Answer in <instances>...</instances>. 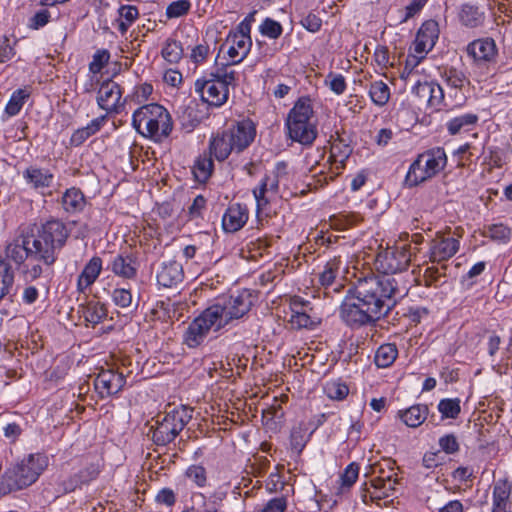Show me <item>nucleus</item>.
<instances>
[{"mask_svg":"<svg viewBox=\"0 0 512 512\" xmlns=\"http://www.w3.org/2000/svg\"><path fill=\"white\" fill-rule=\"evenodd\" d=\"M442 77L446 83L453 87L461 89L467 81L465 74L456 68H447L444 70Z\"/></svg>","mask_w":512,"mask_h":512,"instance_id":"46","label":"nucleus"},{"mask_svg":"<svg viewBox=\"0 0 512 512\" xmlns=\"http://www.w3.org/2000/svg\"><path fill=\"white\" fill-rule=\"evenodd\" d=\"M132 125L141 135L156 141L168 137L173 129L169 112L157 103L146 104L135 110Z\"/></svg>","mask_w":512,"mask_h":512,"instance_id":"6","label":"nucleus"},{"mask_svg":"<svg viewBox=\"0 0 512 512\" xmlns=\"http://www.w3.org/2000/svg\"><path fill=\"white\" fill-rule=\"evenodd\" d=\"M155 501L160 505L171 507L176 502V495L170 488H162L156 495Z\"/></svg>","mask_w":512,"mask_h":512,"instance_id":"61","label":"nucleus"},{"mask_svg":"<svg viewBox=\"0 0 512 512\" xmlns=\"http://www.w3.org/2000/svg\"><path fill=\"white\" fill-rule=\"evenodd\" d=\"M284 411L281 404L274 397V403L262 409V425L267 433H277L282 424Z\"/></svg>","mask_w":512,"mask_h":512,"instance_id":"26","label":"nucleus"},{"mask_svg":"<svg viewBox=\"0 0 512 512\" xmlns=\"http://www.w3.org/2000/svg\"><path fill=\"white\" fill-rule=\"evenodd\" d=\"M428 416V407L423 404L413 405L405 410L398 411V417L411 428L420 426Z\"/></svg>","mask_w":512,"mask_h":512,"instance_id":"30","label":"nucleus"},{"mask_svg":"<svg viewBox=\"0 0 512 512\" xmlns=\"http://www.w3.org/2000/svg\"><path fill=\"white\" fill-rule=\"evenodd\" d=\"M29 97L30 91L28 88L15 90L5 106L4 115L8 118L18 115Z\"/></svg>","mask_w":512,"mask_h":512,"instance_id":"33","label":"nucleus"},{"mask_svg":"<svg viewBox=\"0 0 512 512\" xmlns=\"http://www.w3.org/2000/svg\"><path fill=\"white\" fill-rule=\"evenodd\" d=\"M101 271L102 259L98 256L92 257L77 278V290L83 293L97 280Z\"/></svg>","mask_w":512,"mask_h":512,"instance_id":"25","label":"nucleus"},{"mask_svg":"<svg viewBox=\"0 0 512 512\" xmlns=\"http://www.w3.org/2000/svg\"><path fill=\"white\" fill-rule=\"evenodd\" d=\"M444 100V92L442 87L431 81V93L429 94V103L428 107L438 110L439 106L443 103Z\"/></svg>","mask_w":512,"mask_h":512,"instance_id":"54","label":"nucleus"},{"mask_svg":"<svg viewBox=\"0 0 512 512\" xmlns=\"http://www.w3.org/2000/svg\"><path fill=\"white\" fill-rule=\"evenodd\" d=\"M113 302L121 307L128 308L132 304V294L129 289L125 288H116L112 293Z\"/></svg>","mask_w":512,"mask_h":512,"instance_id":"53","label":"nucleus"},{"mask_svg":"<svg viewBox=\"0 0 512 512\" xmlns=\"http://www.w3.org/2000/svg\"><path fill=\"white\" fill-rule=\"evenodd\" d=\"M209 154L219 162L225 161L232 152H236L232 139L226 130L218 132L209 140Z\"/></svg>","mask_w":512,"mask_h":512,"instance_id":"19","label":"nucleus"},{"mask_svg":"<svg viewBox=\"0 0 512 512\" xmlns=\"http://www.w3.org/2000/svg\"><path fill=\"white\" fill-rule=\"evenodd\" d=\"M485 12L472 4H463L458 13L460 23L467 28H477L485 22Z\"/></svg>","mask_w":512,"mask_h":512,"instance_id":"28","label":"nucleus"},{"mask_svg":"<svg viewBox=\"0 0 512 512\" xmlns=\"http://www.w3.org/2000/svg\"><path fill=\"white\" fill-rule=\"evenodd\" d=\"M100 472L101 465L99 461L94 462L86 460L78 472L61 481L59 489L63 493L74 492L76 489H81L82 486L88 485L90 482L97 479Z\"/></svg>","mask_w":512,"mask_h":512,"instance_id":"11","label":"nucleus"},{"mask_svg":"<svg viewBox=\"0 0 512 512\" xmlns=\"http://www.w3.org/2000/svg\"><path fill=\"white\" fill-rule=\"evenodd\" d=\"M225 47L227 48L228 61L224 65H229L232 68V65L241 62L247 56L252 47V39L242 34L233 33L228 36L226 42L222 45L221 51Z\"/></svg>","mask_w":512,"mask_h":512,"instance_id":"13","label":"nucleus"},{"mask_svg":"<svg viewBox=\"0 0 512 512\" xmlns=\"http://www.w3.org/2000/svg\"><path fill=\"white\" fill-rule=\"evenodd\" d=\"M439 446L447 454H454L459 450V443L454 434H447L439 439Z\"/></svg>","mask_w":512,"mask_h":512,"instance_id":"58","label":"nucleus"},{"mask_svg":"<svg viewBox=\"0 0 512 512\" xmlns=\"http://www.w3.org/2000/svg\"><path fill=\"white\" fill-rule=\"evenodd\" d=\"M248 220V208L239 203L231 204L222 217V227L225 232L239 231Z\"/></svg>","mask_w":512,"mask_h":512,"instance_id":"18","label":"nucleus"},{"mask_svg":"<svg viewBox=\"0 0 512 512\" xmlns=\"http://www.w3.org/2000/svg\"><path fill=\"white\" fill-rule=\"evenodd\" d=\"M290 323L294 328H309L313 325V320L309 312H297V314H291Z\"/></svg>","mask_w":512,"mask_h":512,"instance_id":"57","label":"nucleus"},{"mask_svg":"<svg viewBox=\"0 0 512 512\" xmlns=\"http://www.w3.org/2000/svg\"><path fill=\"white\" fill-rule=\"evenodd\" d=\"M512 484L507 479L498 480L493 487L492 512H511Z\"/></svg>","mask_w":512,"mask_h":512,"instance_id":"24","label":"nucleus"},{"mask_svg":"<svg viewBox=\"0 0 512 512\" xmlns=\"http://www.w3.org/2000/svg\"><path fill=\"white\" fill-rule=\"evenodd\" d=\"M439 37V25L435 20L425 21L419 28L414 41L416 54H427L436 44Z\"/></svg>","mask_w":512,"mask_h":512,"instance_id":"16","label":"nucleus"},{"mask_svg":"<svg viewBox=\"0 0 512 512\" xmlns=\"http://www.w3.org/2000/svg\"><path fill=\"white\" fill-rule=\"evenodd\" d=\"M236 148V153L243 152L254 141L256 135L255 124L250 119L238 121L226 130Z\"/></svg>","mask_w":512,"mask_h":512,"instance_id":"14","label":"nucleus"},{"mask_svg":"<svg viewBox=\"0 0 512 512\" xmlns=\"http://www.w3.org/2000/svg\"><path fill=\"white\" fill-rule=\"evenodd\" d=\"M396 480L392 481V477L389 475L387 477H376L371 480V485L376 489L382 492L383 497L390 496V492L394 490V485L396 484Z\"/></svg>","mask_w":512,"mask_h":512,"instance_id":"51","label":"nucleus"},{"mask_svg":"<svg viewBox=\"0 0 512 512\" xmlns=\"http://www.w3.org/2000/svg\"><path fill=\"white\" fill-rule=\"evenodd\" d=\"M359 475V466L353 462L349 464L340 476L342 488H350L356 482Z\"/></svg>","mask_w":512,"mask_h":512,"instance_id":"50","label":"nucleus"},{"mask_svg":"<svg viewBox=\"0 0 512 512\" xmlns=\"http://www.w3.org/2000/svg\"><path fill=\"white\" fill-rule=\"evenodd\" d=\"M431 178L423 166V158H417L410 166L405 178V182L410 187Z\"/></svg>","mask_w":512,"mask_h":512,"instance_id":"37","label":"nucleus"},{"mask_svg":"<svg viewBox=\"0 0 512 512\" xmlns=\"http://www.w3.org/2000/svg\"><path fill=\"white\" fill-rule=\"evenodd\" d=\"M313 108L309 97H301L290 110L286 126L288 136L304 146H311L317 137L316 125L311 122Z\"/></svg>","mask_w":512,"mask_h":512,"instance_id":"7","label":"nucleus"},{"mask_svg":"<svg viewBox=\"0 0 512 512\" xmlns=\"http://www.w3.org/2000/svg\"><path fill=\"white\" fill-rule=\"evenodd\" d=\"M254 295L244 289L237 295H223L214 300L187 327L183 342L189 348L200 346L210 331L218 332L227 326H233L243 318L254 304Z\"/></svg>","mask_w":512,"mask_h":512,"instance_id":"2","label":"nucleus"},{"mask_svg":"<svg viewBox=\"0 0 512 512\" xmlns=\"http://www.w3.org/2000/svg\"><path fill=\"white\" fill-rule=\"evenodd\" d=\"M260 33L270 39H278L283 32L282 25L271 18H265L259 26Z\"/></svg>","mask_w":512,"mask_h":512,"instance_id":"45","label":"nucleus"},{"mask_svg":"<svg viewBox=\"0 0 512 512\" xmlns=\"http://www.w3.org/2000/svg\"><path fill=\"white\" fill-rule=\"evenodd\" d=\"M23 178L32 189L42 190L52 186L54 174L49 169L30 165L23 171Z\"/></svg>","mask_w":512,"mask_h":512,"instance_id":"20","label":"nucleus"},{"mask_svg":"<svg viewBox=\"0 0 512 512\" xmlns=\"http://www.w3.org/2000/svg\"><path fill=\"white\" fill-rule=\"evenodd\" d=\"M14 284V272L11 265L0 256V301L10 293Z\"/></svg>","mask_w":512,"mask_h":512,"instance_id":"35","label":"nucleus"},{"mask_svg":"<svg viewBox=\"0 0 512 512\" xmlns=\"http://www.w3.org/2000/svg\"><path fill=\"white\" fill-rule=\"evenodd\" d=\"M50 17L51 15L48 10H40L30 18L29 27L35 30L44 27L49 22Z\"/></svg>","mask_w":512,"mask_h":512,"instance_id":"60","label":"nucleus"},{"mask_svg":"<svg viewBox=\"0 0 512 512\" xmlns=\"http://www.w3.org/2000/svg\"><path fill=\"white\" fill-rule=\"evenodd\" d=\"M184 277L182 265L177 261L163 262L157 273L159 285L170 288L182 282Z\"/></svg>","mask_w":512,"mask_h":512,"instance_id":"23","label":"nucleus"},{"mask_svg":"<svg viewBox=\"0 0 512 512\" xmlns=\"http://www.w3.org/2000/svg\"><path fill=\"white\" fill-rule=\"evenodd\" d=\"M123 88L113 80H104L97 91L96 102L101 110L105 111L107 118L121 114L127 103L123 97Z\"/></svg>","mask_w":512,"mask_h":512,"instance_id":"10","label":"nucleus"},{"mask_svg":"<svg viewBox=\"0 0 512 512\" xmlns=\"http://www.w3.org/2000/svg\"><path fill=\"white\" fill-rule=\"evenodd\" d=\"M36 250L32 246L30 235L25 236L22 240H16L6 246V257L21 267L25 261H39L38 255L34 253Z\"/></svg>","mask_w":512,"mask_h":512,"instance_id":"17","label":"nucleus"},{"mask_svg":"<svg viewBox=\"0 0 512 512\" xmlns=\"http://www.w3.org/2000/svg\"><path fill=\"white\" fill-rule=\"evenodd\" d=\"M324 392L328 398L340 401L347 397L349 388L346 383L339 380H333L325 384Z\"/></svg>","mask_w":512,"mask_h":512,"instance_id":"40","label":"nucleus"},{"mask_svg":"<svg viewBox=\"0 0 512 512\" xmlns=\"http://www.w3.org/2000/svg\"><path fill=\"white\" fill-rule=\"evenodd\" d=\"M79 313L87 323L95 326L101 323L107 317V309L100 302L90 301L79 307Z\"/></svg>","mask_w":512,"mask_h":512,"instance_id":"31","label":"nucleus"},{"mask_svg":"<svg viewBox=\"0 0 512 512\" xmlns=\"http://www.w3.org/2000/svg\"><path fill=\"white\" fill-rule=\"evenodd\" d=\"M340 261L336 258L328 261L324 270L319 275V282L323 287L331 286L339 273Z\"/></svg>","mask_w":512,"mask_h":512,"instance_id":"41","label":"nucleus"},{"mask_svg":"<svg viewBox=\"0 0 512 512\" xmlns=\"http://www.w3.org/2000/svg\"><path fill=\"white\" fill-rule=\"evenodd\" d=\"M410 261V253L404 247L386 248L380 251L375 259V266L380 274L366 276L365 278H376L378 280H382L384 277L400 279L405 287L406 296L409 291V282L402 272L408 268Z\"/></svg>","mask_w":512,"mask_h":512,"instance_id":"8","label":"nucleus"},{"mask_svg":"<svg viewBox=\"0 0 512 512\" xmlns=\"http://www.w3.org/2000/svg\"><path fill=\"white\" fill-rule=\"evenodd\" d=\"M109 269L119 277L133 279L137 275L138 264L132 254H118L111 260Z\"/></svg>","mask_w":512,"mask_h":512,"instance_id":"22","label":"nucleus"},{"mask_svg":"<svg viewBox=\"0 0 512 512\" xmlns=\"http://www.w3.org/2000/svg\"><path fill=\"white\" fill-rule=\"evenodd\" d=\"M326 83H328L330 89L337 95L344 93L346 90V81L341 74L330 73L326 78Z\"/></svg>","mask_w":512,"mask_h":512,"instance_id":"55","label":"nucleus"},{"mask_svg":"<svg viewBox=\"0 0 512 512\" xmlns=\"http://www.w3.org/2000/svg\"><path fill=\"white\" fill-rule=\"evenodd\" d=\"M459 250V241L453 237H446L437 233L430 243V260L442 262L453 257Z\"/></svg>","mask_w":512,"mask_h":512,"instance_id":"15","label":"nucleus"},{"mask_svg":"<svg viewBox=\"0 0 512 512\" xmlns=\"http://www.w3.org/2000/svg\"><path fill=\"white\" fill-rule=\"evenodd\" d=\"M466 51L475 61L490 62L497 55L496 43L489 37L472 41L468 44Z\"/></svg>","mask_w":512,"mask_h":512,"instance_id":"21","label":"nucleus"},{"mask_svg":"<svg viewBox=\"0 0 512 512\" xmlns=\"http://www.w3.org/2000/svg\"><path fill=\"white\" fill-rule=\"evenodd\" d=\"M193 409L180 405L165 413L156 426L151 427L152 441L158 446H166L180 434L192 419Z\"/></svg>","mask_w":512,"mask_h":512,"instance_id":"9","label":"nucleus"},{"mask_svg":"<svg viewBox=\"0 0 512 512\" xmlns=\"http://www.w3.org/2000/svg\"><path fill=\"white\" fill-rule=\"evenodd\" d=\"M125 384L126 377L123 373L113 369H102L94 380V388L102 399L117 395Z\"/></svg>","mask_w":512,"mask_h":512,"instance_id":"12","label":"nucleus"},{"mask_svg":"<svg viewBox=\"0 0 512 512\" xmlns=\"http://www.w3.org/2000/svg\"><path fill=\"white\" fill-rule=\"evenodd\" d=\"M413 93L419 99L420 102L429 103V94L431 93V82H418L414 88Z\"/></svg>","mask_w":512,"mask_h":512,"instance_id":"64","label":"nucleus"},{"mask_svg":"<svg viewBox=\"0 0 512 512\" xmlns=\"http://www.w3.org/2000/svg\"><path fill=\"white\" fill-rule=\"evenodd\" d=\"M484 236L506 243L510 240L511 229L504 224H492L485 228Z\"/></svg>","mask_w":512,"mask_h":512,"instance_id":"42","label":"nucleus"},{"mask_svg":"<svg viewBox=\"0 0 512 512\" xmlns=\"http://www.w3.org/2000/svg\"><path fill=\"white\" fill-rule=\"evenodd\" d=\"M110 60V52L107 49L97 50L92 61L89 64V71L93 74H98L108 64Z\"/></svg>","mask_w":512,"mask_h":512,"instance_id":"47","label":"nucleus"},{"mask_svg":"<svg viewBox=\"0 0 512 512\" xmlns=\"http://www.w3.org/2000/svg\"><path fill=\"white\" fill-rule=\"evenodd\" d=\"M290 443L293 450L300 453L306 445L305 433L302 429H293L290 435Z\"/></svg>","mask_w":512,"mask_h":512,"instance_id":"62","label":"nucleus"},{"mask_svg":"<svg viewBox=\"0 0 512 512\" xmlns=\"http://www.w3.org/2000/svg\"><path fill=\"white\" fill-rule=\"evenodd\" d=\"M369 95L374 104L384 106L390 99V89L383 81H375L370 85Z\"/></svg>","mask_w":512,"mask_h":512,"instance_id":"39","label":"nucleus"},{"mask_svg":"<svg viewBox=\"0 0 512 512\" xmlns=\"http://www.w3.org/2000/svg\"><path fill=\"white\" fill-rule=\"evenodd\" d=\"M107 115H100L92 119L86 126L82 127L88 138L98 133L103 126L107 123Z\"/></svg>","mask_w":512,"mask_h":512,"instance_id":"59","label":"nucleus"},{"mask_svg":"<svg viewBox=\"0 0 512 512\" xmlns=\"http://www.w3.org/2000/svg\"><path fill=\"white\" fill-rule=\"evenodd\" d=\"M418 158H423V166L430 177L435 176L444 169L447 163L445 151L439 147L419 155Z\"/></svg>","mask_w":512,"mask_h":512,"instance_id":"27","label":"nucleus"},{"mask_svg":"<svg viewBox=\"0 0 512 512\" xmlns=\"http://www.w3.org/2000/svg\"><path fill=\"white\" fill-rule=\"evenodd\" d=\"M186 476L198 487H204L207 482L206 469L200 465H191L186 470Z\"/></svg>","mask_w":512,"mask_h":512,"instance_id":"49","label":"nucleus"},{"mask_svg":"<svg viewBox=\"0 0 512 512\" xmlns=\"http://www.w3.org/2000/svg\"><path fill=\"white\" fill-rule=\"evenodd\" d=\"M209 52V45L207 43H200L192 49L190 59L196 65L202 64L207 59Z\"/></svg>","mask_w":512,"mask_h":512,"instance_id":"56","label":"nucleus"},{"mask_svg":"<svg viewBox=\"0 0 512 512\" xmlns=\"http://www.w3.org/2000/svg\"><path fill=\"white\" fill-rule=\"evenodd\" d=\"M400 279L359 278L348 290L340 307V316L349 326H363L388 315L405 297Z\"/></svg>","mask_w":512,"mask_h":512,"instance_id":"1","label":"nucleus"},{"mask_svg":"<svg viewBox=\"0 0 512 512\" xmlns=\"http://www.w3.org/2000/svg\"><path fill=\"white\" fill-rule=\"evenodd\" d=\"M214 169V163L212 156L200 155L196 160L192 168L194 178L199 183H205L212 175Z\"/></svg>","mask_w":512,"mask_h":512,"instance_id":"32","label":"nucleus"},{"mask_svg":"<svg viewBox=\"0 0 512 512\" xmlns=\"http://www.w3.org/2000/svg\"><path fill=\"white\" fill-rule=\"evenodd\" d=\"M278 182L279 180L275 177H266L262 181L258 194V213L260 212L262 206L269 202V198L266 197V194L269 192L274 194L277 191Z\"/></svg>","mask_w":512,"mask_h":512,"instance_id":"43","label":"nucleus"},{"mask_svg":"<svg viewBox=\"0 0 512 512\" xmlns=\"http://www.w3.org/2000/svg\"><path fill=\"white\" fill-rule=\"evenodd\" d=\"M237 73L229 65L217 66L194 83L195 92L210 106L220 107L227 102L229 86L235 85Z\"/></svg>","mask_w":512,"mask_h":512,"instance_id":"4","label":"nucleus"},{"mask_svg":"<svg viewBox=\"0 0 512 512\" xmlns=\"http://www.w3.org/2000/svg\"><path fill=\"white\" fill-rule=\"evenodd\" d=\"M478 121L476 114L468 113L451 119L447 123L448 132L451 135H456L462 130L466 131L470 126H474Z\"/></svg>","mask_w":512,"mask_h":512,"instance_id":"36","label":"nucleus"},{"mask_svg":"<svg viewBox=\"0 0 512 512\" xmlns=\"http://www.w3.org/2000/svg\"><path fill=\"white\" fill-rule=\"evenodd\" d=\"M398 356V349L394 343L381 345L375 353L374 361L378 367L386 368L391 366Z\"/></svg>","mask_w":512,"mask_h":512,"instance_id":"34","label":"nucleus"},{"mask_svg":"<svg viewBox=\"0 0 512 512\" xmlns=\"http://www.w3.org/2000/svg\"><path fill=\"white\" fill-rule=\"evenodd\" d=\"M85 204L86 200L83 192L75 187L67 189L61 198L62 208L69 214L81 212Z\"/></svg>","mask_w":512,"mask_h":512,"instance_id":"29","label":"nucleus"},{"mask_svg":"<svg viewBox=\"0 0 512 512\" xmlns=\"http://www.w3.org/2000/svg\"><path fill=\"white\" fill-rule=\"evenodd\" d=\"M286 508L287 499L282 496L270 499L261 512H285Z\"/></svg>","mask_w":512,"mask_h":512,"instance_id":"63","label":"nucleus"},{"mask_svg":"<svg viewBox=\"0 0 512 512\" xmlns=\"http://www.w3.org/2000/svg\"><path fill=\"white\" fill-rule=\"evenodd\" d=\"M69 234L67 226L58 219L48 220L37 228L36 234H31L30 237L39 261L47 266L54 264Z\"/></svg>","mask_w":512,"mask_h":512,"instance_id":"3","label":"nucleus"},{"mask_svg":"<svg viewBox=\"0 0 512 512\" xmlns=\"http://www.w3.org/2000/svg\"><path fill=\"white\" fill-rule=\"evenodd\" d=\"M191 8L189 0H177L170 3L166 8V16L169 19L179 18L186 15Z\"/></svg>","mask_w":512,"mask_h":512,"instance_id":"48","label":"nucleus"},{"mask_svg":"<svg viewBox=\"0 0 512 512\" xmlns=\"http://www.w3.org/2000/svg\"><path fill=\"white\" fill-rule=\"evenodd\" d=\"M34 262L35 261H27L19 267L25 281H34L39 278L43 272L42 266Z\"/></svg>","mask_w":512,"mask_h":512,"instance_id":"52","label":"nucleus"},{"mask_svg":"<svg viewBox=\"0 0 512 512\" xmlns=\"http://www.w3.org/2000/svg\"><path fill=\"white\" fill-rule=\"evenodd\" d=\"M47 466V459L41 454H30L12 463L2 476L0 492L8 494L33 484Z\"/></svg>","mask_w":512,"mask_h":512,"instance_id":"5","label":"nucleus"},{"mask_svg":"<svg viewBox=\"0 0 512 512\" xmlns=\"http://www.w3.org/2000/svg\"><path fill=\"white\" fill-rule=\"evenodd\" d=\"M438 410L442 418L456 419L461 412L460 400L458 398L442 399L438 404Z\"/></svg>","mask_w":512,"mask_h":512,"instance_id":"44","label":"nucleus"},{"mask_svg":"<svg viewBox=\"0 0 512 512\" xmlns=\"http://www.w3.org/2000/svg\"><path fill=\"white\" fill-rule=\"evenodd\" d=\"M162 57L169 63H178L183 56V47L180 41L169 38L161 51Z\"/></svg>","mask_w":512,"mask_h":512,"instance_id":"38","label":"nucleus"}]
</instances>
